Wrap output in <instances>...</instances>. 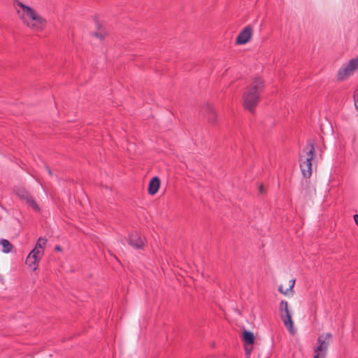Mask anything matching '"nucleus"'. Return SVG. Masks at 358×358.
<instances>
[{
	"mask_svg": "<svg viewBox=\"0 0 358 358\" xmlns=\"http://www.w3.org/2000/svg\"><path fill=\"white\" fill-rule=\"evenodd\" d=\"M15 7L17 15L24 24L35 31L43 30L46 25V20L32 8L16 1Z\"/></svg>",
	"mask_w": 358,
	"mask_h": 358,
	"instance_id": "1",
	"label": "nucleus"
},
{
	"mask_svg": "<svg viewBox=\"0 0 358 358\" xmlns=\"http://www.w3.org/2000/svg\"><path fill=\"white\" fill-rule=\"evenodd\" d=\"M264 88V80L259 78H255L250 85L245 90L242 95L243 107L253 112L259 101L260 94Z\"/></svg>",
	"mask_w": 358,
	"mask_h": 358,
	"instance_id": "2",
	"label": "nucleus"
},
{
	"mask_svg": "<svg viewBox=\"0 0 358 358\" xmlns=\"http://www.w3.org/2000/svg\"><path fill=\"white\" fill-rule=\"evenodd\" d=\"M314 144L309 141L303 150V154L300 156V167L304 177L309 178L312 173V160L314 153Z\"/></svg>",
	"mask_w": 358,
	"mask_h": 358,
	"instance_id": "3",
	"label": "nucleus"
},
{
	"mask_svg": "<svg viewBox=\"0 0 358 358\" xmlns=\"http://www.w3.org/2000/svg\"><path fill=\"white\" fill-rule=\"evenodd\" d=\"M331 338L332 335L330 333H325L319 336L317 346L314 349L313 358H325Z\"/></svg>",
	"mask_w": 358,
	"mask_h": 358,
	"instance_id": "4",
	"label": "nucleus"
},
{
	"mask_svg": "<svg viewBox=\"0 0 358 358\" xmlns=\"http://www.w3.org/2000/svg\"><path fill=\"white\" fill-rule=\"evenodd\" d=\"M357 69L358 56L355 58L351 59L341 67L338 71L337 78L339 80H345L353 75Z\"/></svg>",
	"mask_w": 358,
	"mask_h": 358,
	"instance_id": "5",
	"label": "nucleus"
},
{
	"mask_svg": "<svg viewBox=\"0 0 358 358\" xmlns=\"http://www.w3.org/2000/svg\"><path fill=\"white\" fill-rule=\"evenodd\" d=\"M279 312L280 318L284 325L291 333H294V322L292 318V313L289 309L288 303L286 301H282L279 305Z\"/></svg>",
	"mask_w": 358,
	"mask_h": 358,
	"instance_id": "6",
	"label": "nucleus"
},
{
	"mask_svg": "<svg viewBox=\"0 0 358 358\" xmlns=\"http://www.w3.org/2000/svg\"><path fill=\"white\" fill-rule=\"evenodd\" d=\"M252 34V29L250 27H245L238 35L236 43L238 45L247 43L251 39Z\"/></svg>",
	"mask_w": 358,
	"mask_h": 358,
	"instance_id": "7",
	"label": "nucleus"
},
{
	"mask_svg": "<svg viewBox=\"0 0 358 358\" xmlns=\"http://www.w3.org/2000/svg\"><path fill=\"white\" fill-rule=\"evenodd\" d=\"M203 116L212 124L217 122V113L213 106L207 103L202 108Z\"/></svg>",
	"mask_w": 358,
	"mask_h": 358,
	"instance_id": "8",
	"label": "nucleus"
},
{
	"mask_svg": "<svg viewBox=\"0 0 358 358\" xmlns=\"http://www.w3.org/2000/svg\"><path fill=\"white\" fill-rule=\"evenodd\" d=\"M41 257L36 255L35 252H31L26 259V264L32 268L33 271H36L38 267V262Z\"/></svg>",
	"mask_w": 358,
	"mask_h": 358,
	"instance_id": "9",
	"label": "nucleus"
},
{
	"mask_svg": "<svg viewBox=\"0 0 358 358\" xmlns=\"http://www.w3.org/2000/svg\"><path fill=\"white\" fill-rule=\"evenodd\" d=\"M160 180L157 177L152 178L148 184V191L150 195H155L159 190Z\"/></svg>",
	"mask_w": 358,
	"mask_h": 358,
	"instance_id": "10",
	"label": "nucleus"
},
{
	"mask_svg": "<svg viewBox=\"0 0 358 358\" xmlns=\"http://www.w3.org/2000/svg\"><path fill=\"white\" fill-rule=\"evenodd\" d=\"M46 242L47 240L45 238L41 237L39 238L36 244L35 248L31 252H35L36 255H38L39 257H41L43 254L44 248L46 244Z\"/></svg>",
	"mask_w": 358,
	"mask_h": 358,
	"instance_id": "11",
	"label": "nucleus"
},
{
	"mask_svg": "<svg viewBox=\"0 0 358 358\" xmlns=\"http://www.w3.org/2000/svg\"><path fill=\"white\" fill-rule=\"evenodd\" d=\"M22 201L29 205L34 211L39 212L41 208L38 203L34 200V197L29 194L25 198L22 199Z\"/></svg>",
	"mask_w": 358,
	"mask_h": 358,
	"instance_id": "12",
	"label": "nucleus"
},
{
	"mask_svg": "<svg viewBox=\"0 0 358 358\" xmlns=\"http://www.w3.org/2000/svg\"><path fill=\"white\" fill-rule=\"evenodd\" d=\"M22 201L29 205L34 211L39 212L41 208L38 203L34 200V197L29 194L25 198L22 199Z\"/></svg>",
	"mask_w": 358,
	"mask_h": 358,
	"instance_id": "13",
	"label": "nucleus"
},
{
	"mask_svg": "<svg viewBox=\"0 0 358 358\" xmlns=\"http://www.w3.org/2000/svg\"><path fill=\"white\" fill-rule=\"evenodd\" d=\"M129 243L137 249L141 248L143 245V241L137 234L131 235L130 236Z\"/></svg>",
	"mask_w": 358,
	"mask_h": 358,
	"instance_id": "14",
	"label": "nucleus"
},
{
	"mask_svg": "<svg viewBox=\"0 0 358 358\" xmlns=\"http://www.w3.org/2000/svg\"><path fill=\"white\" fill-rule=\"evenodd\" d=\"M294 284H295V280H294V279L290 280L289 282V287L288 288L285 289L283 288L282 285H280L278 287V291L285 295H289L290 294H292L293 293V287L294 286Z\"/></svg>",
	"mask_w": 358,
	"mask_h": 358,
	"instance_id": "15",
	"label": "nucleus"
},
{
	"mask_svg": "<svg viewBox=\"0 0 358 358\" xmlns=\"http://www.w3.org/2000/svg\"><path fill=\"white\" fill-rule=\"evenodd\" d=\"M14 192L20 199H22L28 196L30 193L22 187H16L14 189Z\"/></svg>",
	"mask_w": 358,
	"mask_h": 358,
	"instance_id": "16",
	"label": "nucleus"
},
{
	"mask_svg": "<svg viewBox=\"0 0 358 358\" xmlns=\"http://www.w3.org/2000/svg\"><path fill=\"white\" fill-rule=\"evenodd\" d=\"M243 338L245 343L252 345L254 343L255 337L253 334L249 331H244L243 333Z\"/></svg>",
	"mask_w": 358,
	"mask_h": 358,
	"instance_id": "17",
	"label": "nucleus"
},
{
	"mask_svg": "<svg viewBox=\"0 0 358 358\" xmlns=\"http://www.w3.org/2000/svg\"><path fill=\"white\" fill-rule=\"evenodd\" d=\"M0 244L2 246V251L4 253H8L12 250V244L6 239L0 240Z\"/></svg>",
	"mask_w": 358,
	"mask_h": 358,
	"instance_id": "18",
	"label": "nucleus"
},
{
	"mask_svg": "<svg viewBox=\"0 0 358 358\" xmlns=\"http://www.w3.org/2000/svg\"><path fill=\"white\" fill-rule=\"evenodd\" d=\"M354 101L356 109L358 110V87H357L354 93Z\"/></svg>",
	"mask_w": 358,
	"mask_h": 358,
	"instance_id": "19",
	"label": "nucleus"
},
{
	"mask_svg": "<svg viewBox=\"0 0 358 358\" xmlns=\"http://www.w3.org/2000/svg\"><path fill=\"white\" fill-rule=\"evenodd\" d=\"M94 35L96 37H97V38H100V39H103V38H104V34H102V33H97V32H95V33H94Z\"/></svg>",
	"mask_w": 358,
	"mask_h": 358,
	"instance_id": "20",
	"label": "nucleus"
},
{
	"mask_svg": "<svg viewBox=\"0 0 358 358\" xmlns=\"http://www.w3.org/2000/svg\"><path fill=\"white\" fill-rule=\"evenodd\" d=\"M354 221L356 224L358 226V214L354 215Z\"/></svg>",
	"mask_w": 358,
	"mask_h": 358,
	"instance_id": "21",
	"label": "nucleus"
},
{
	"mask_svg": "<svg viewBox=\"0 0 358 358\" xmlns=\"http://www.w3.org/2000/svg\"><path fill=\"white\" fill-rule=\"evenodd\" d=\"M245 350L246 355L248 357L249 355H250L251 349H248L247 347H245Z\"/></svg>",
	"mask_w": 358,
	"mask_h": 358,
	"instance_id": "22",
	"label": "nucleus"
},
{
	"mask_svg": "<svg viewBox=\"0 0 358 358\" xmlns=\"http://www.w3.org/2000/svg\"><path fill=\"white\" fill-rule=\"evenodd\" d=\"M55 250H57V251H61L62 248H61V247H60V246L57 245V246L55 247Z\"/></svg>",
	"mask_w": 358,
	"mask_h": 358,
	"instance_id": "23",
	"label": "nucleus"
},
{
	"mask_svg": "<svg viewBox=\"0 0 358 358\" xmlns=\"http://www.w3.org/2000/svg\"><path fill=\"white\" fill-rule=\"evenodd\" d=\"M259 191H260V192H261V193H262V192H263V187H262V186H260V187H259Z\"/></svg>",
	"mask_w": 358,
	"mask_h": 358,
	"instance_id": "24",
	"label": "nucleus"
},
{
	"mask_svg": "<svg viewBox=\"0 0 358 358\" xmlns=\"http://www.w3.org/2000/svg\"><path fill=\"white\" fill-rule=\"evenodd\" d=\"M48 171L49 174L51 175V171L50 169H48Z\"/></svg>",
	"mask_w": 358,
	"mask_h": 358,
	"instance_id": "25",
	"label": "nucleus"
},
{
	"mask_svg": "<svg viewBox=\"0 0 358 358\" xmlns=\"http://www.w3.org/2000/svg\"><path fill=\"white\" fill-rule=\"evenodd\" d=\"M357 87H358V85H357Z\"/></svg>",
	"mask_w": 358,
	"mask_h": 358,
	"instance_id": "26",
	"label": "nucleus"
}]
</instances>
